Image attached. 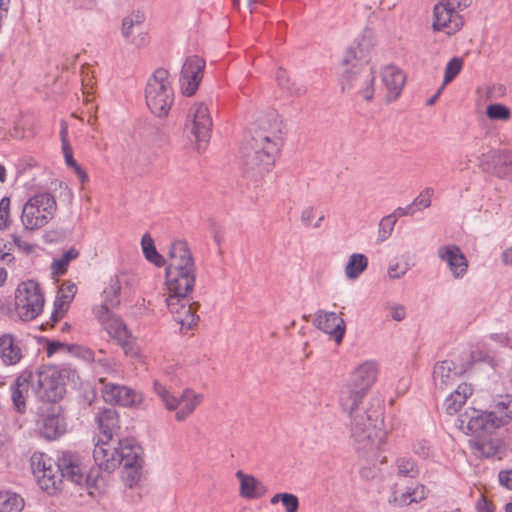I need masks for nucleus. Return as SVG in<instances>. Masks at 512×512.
<instances>
[{
  "label": "nucleus",
  "mask_w": 512,
  "mask_h": 512,
  "mask_svg": "<svg viewBox=\"0 0 512 512\" xmlns=\"http://www.w3.org/2000/svg\"><path fill=\"white\" fill-rule=\"evenodd\" d=\"M378 377V365L369 360L358 365L339 390V404L350 417L351 435L358 449H378L385 439L381 428V413L377 409L360 407Z\"/></svg>",
  "instance_id": "nucleus-1"
},
{
  "label": "nucleus",
  "mask_w": 512,
  "mask_h": 512,
  "mask_svg": "<svg viewBox=\"0 0 512 512\" xmlns=\"http://www.w3.org/2000/svg\"><path fill=\"white\" fill-rule=\"evenodd\" d=\"M165 265L167 308L182 330H190L199 321V316L196 314L199 304L190 299V294L195 287L197 269L194 257L185 241L177 240L171 243Z\"/></svg>",
  "instance_id": "nucleus-2"
},
{
  "label": "nucleus",
  "mask_w": 512,
  "mask_h": 512,
  "mask_svg": "<svg viewBox=\"0 0 512 512\" xmlns=\"http://www.w3.org/2000/svg\"><path fill=\"white\" fill-rule=\"evenodd\" d=\"M287 129L282 117L275 109L261 112L258 118V174L264 173L270 182L272 171L285 145Z\"/></svg>",
  "instance_id": "nucleus-3"
},
{
  "label": "nucleus",
  "mask_w": 512,
  "mask_h": 512,
  "mask_svg": "<svg viewBox=\"0 0 512 512\" xmlns=\"http://www.w3.org/2000/svg\"><path fill=\"white\" fill-rule=\"evenodd\" d=\"M65 376L71 377L73 381L79 378L76 370L69 367H63L60 371L50 367L40 369L35 376L33 375L32 388L41 400L57 402L65 394V386L62 382Z\"/></svg>",
  "instance_id": "nucleus-4"
},
{
  "label": "nucleus",
  "mask_w": 512,
  "mask_h": 512,
  "mask_svg": "<svg viewBox=\"0 0 512 512\" xmlns=\"http://www.w3.org/2000/svg\"><path fill=\"white\" fill-rule=\"evenodd\" d=\"M512 420V395L497 396L490 411H473L467 422V429L471 433L482 430L499 428Z\"/></svg>",
  "instance_id": "nucleus-5"
},
{
  "label": "nucleus",
  "mask_w": 512,
  "mask_h": 512,
  "mask_svg": "<svg viewBox=\"0 0 512 512\" xmlns=\"http://www.w3.org/2000/svg\"><path fill=\"white\" fill-rule=\"evenodd\" d=\"M145 100L148 108L156 116L162 117L168 114L174 100V93L166 69H156L148 79Z\"/></svg>",
  "instance_id": "nucleus-6"
},
{
  "label": "nucleus",
  "mask_w": 512,
  "mask_h": 512,
  "mask_svg": "<svg viewBox=\"0 0 512 512\" xmlns=\"http://www.w3.org/2000/svg\"><path fill=\"white\" fill-rule=\"evenodd\" d=\"M57 202L49 192L37 193L23 205L21 223L26 230L44 227L55 215Z\"/></svg>",
  "instance_id": "nucleus-7"
},
{
  "label": "nucleus",
  "mask_w": 512,
  "mask_h": 512,
  "mask_svg": "<svg viewBox=\"0 0 512 512\" xmlns=\"http://www.w3.org/2000/svg\"><path fill=\"white\" fill-rule=\"evenodd\" d=\"M93 312L103 329L123 348L125 354L136 356L134 339L123 320L105 306H96Z\"/></svg>",
  "instance_id": "nucleus-8"
},
{
  "label": "nucleus",
  "mask_w": 512,
  "mask_h": 512,
  "mask_svg": "<svg viewBox=\"0 0 512 512\" xmlns=\"http://www.w3.org/2000/svg\"><path fill=\"white\" fill-rule=\"evenodd\" d=\"M212 129V118L204 103H195L189 109L185 122V133L190 140L195 141L198 151L205 149Z\"/></svg>",
  "instance_id": "nucleus-9"
},
{
  "label": "nucleus",
  "mask_w": 512,
  "mask_h": 512,
  "mask_svg": "<svg viewBox=\"0 0 512 512\" xmlns=\"http://www.w3.org/2000/svg\"><path fill=\"white\" fill-rule=\"evenodd\" d=\"M31 467L42 490L53 494L61 489L63 474H61L60 458L55 461L45 453L37 452L31 456Z\"/></svg>",
  "instance_id": "nucleus-10"
},
{
  "label": "nucleus",
  "mask_w": 512,
  "mask_h": 512,
  "mask_svg": "<svg viewBox=\"0 0 512 512\" xmlns=\"http://www.w3.org/2000/svg\"><path fill=\"white\" fill-rule=\"evenodd\" d=\"M44 297L39 285L30 280L18 285L15 292V308L24 321L35 319L42 311Z\"/></svg>",
  "instance_id": "nucleus-11"
},
{
  "label": "nucleus",
  "mask_w": 512,
  "mask_h": 512,
  "mask_svg": "<svg viewBox=\"0 0 512 512\" xmlns=\"http://www.w3.org/2000/svg\"><path fill=\"white\" fill-rule=\"evenodd\" d=\"M374 81L375 76L373 70L366 64L350 61L345 64V59L341 61V74L340 83L343 91L351 92V87H354L361 82L365 84L364 100L371 101L374 97Z\"/></svg>",
  "instance_id": "nucleus-12"
},
{
  "label": "nucleus",
  "mask_w": 512,
  "mask_h": 512,
  "mask_svg": "<svg viewBox=\"0 0 512 512\" xmlns=\"http://www.w3.org/2000/svg\"><path fill=\"white\" fill-rule=\"evenodd\" d=\"M473 353L462 354V362L443 360L435 364L433 368V383L435 388L445 390L452 386L458 378L464 375L473 362Z\"/></svg>",
  "instance_id": "nucleus-13"
},
{
  "label": "nucleus",
  "mask_w": 512,
  "mask_h": 512,
  "mask_svg": "<svg viewBox=\"0 0 512 512\" xmlns=\"http://www.w3.org/2000/svg\"><path fill=\"white\" fill-rule=\"evenodd\" d=\"M99 382L102 384V397L109 404L132 407L142 402L141 393L128 386L109 383L104 378H100Z\"/></svg>",
  "instance_id": "nucleus-14"
},
{
  "label": "nucleus",
  "mask_w": 512,
  "mask_h": 512,
  "mask_svg": "<svg viewBox=\"0 0 512 512\" xmlns=\"http://www.w3.org/2000/svg\"><path fill=\"white\" fill-rule=\"evenodd\" d=\"M457 10L445 0L437 3L433 9V29L442 30L448 35L460 30L463 26V19Z\"/></svg>",
  "instance_id": "nucleus-15"
},
{
  "label": "nucleus",
  "mask_w": 512,
  "mask_h": 512,
  "mask_svg": "<svg viewBox=\"0 0 512 512\" xmlns=\"http://www.w3.org/2000/svg\"><path fill=\"white\" fill-rule=\"evenodd\" d=\"M438 258L447 265L455 279H462L468 272V260L459 246L447 244L437 250Z\"/></svg>",
  "instance_id": "nucleus-16"
},
{
  "label": "nucleus",
  "mask_w": 512,
  "mask_h": 512,
  "mask_svg": "<svg viewBox=\"0 0 512 512\" xmlns=\"http://www.w3.org/2000/svg\"><path fill=\"white\" fill-rule=\"evenodd\" d=\"M60 468L63 478L76 485L87 484L90 486L91 475L85 466L82 465L77 454L63 452L60 457Z\"/></svg>",
  "instance_id": "nucleus-17"
},
{
  "label": "nucleus",
  "mask_w": 512,
  "mask_h": 512,
  "mask_svg": "<svg viewBox=\"0 0 512 512\" xmlns=\"http://www.w3.org/2000/svg\"><path fill=\"white\" fill-rule=\"evenodd\" d=\"M204 68V59L198 56H191L186 59L181 70L183 94L192 96L196 92L202 80Z\"/></svg>",
  "instance_id": "nucleus-18"
},
{
  "label": "nucleus",
  "mask_w": 512,
  "mask_h": 512,
  "mask_svg": "<svg viewBox=\"0 0 512 512\" xmlns=\"http://www.w3.org/2000/svg\"><path fill=\"white\" fill-rule=\"evenodd\" d=\"M145 16L141 12H134L122 20L121 35L131 44L141 47L148 43V35L144 31Z\"/></svg>",
  "instance_id": "nucleus-19"
},
{
  "label": "nucleus",
  "mask_w": 512,
  "mask_h": 512,
  "mask_svg": "<svg viewBox=\"0 0 512 512\" xmlns=\"http://www.w3.org/2000/svg\"><path fill=\"white\" fill-rule=\"evenodd\" d=\"M374 48V37L371 30L365 29L351 44L344 56L345 64L356 61L368 65L372 50Z\"/></svg>",
  "instance_id": "nucleus-20"
},
{
  "label": "nucleus",
  "mask_w": 512,
  "mask_h": 512,
  "mask_svg": "<svg viewBox=\"0 0 512 512\" xmlns=\"http://www.w3.org/2000/svg\"><path fill=\"white\" fill-rule=\"evenodd\" d=\"M315 326L333 337L336 343H340L345 335L344 320L335 312L319 310L314 318Z\"/></svg>",
  "instance_id": "nucleus-21"
},
{
  "label": "nucleus",
  "mask_w": 512,
  "mask_h": 512,
  "mask_svg": "<svg viewBox=\"0 0 512 512\" xmlns=\"http://www.w3.org/2000/svg\"><path fill=\"white\" fill-rule=\"evenodd\" d=\"M117 445L113 440H102L95 445L93 458L100 470L112 472L118 467Z\"/></svg>",
  "instance_id": "nucleus-22"
},
{
  "label": "nucleus",
  "mask_w": 512,
  "mask_h": 512,
  "mask_svg": "<svg viewBox=\"0 0 512 512\" xmlns=\"http://www.w3.org/2000/svg\"><path fill=\"white\" fill-rule=\"evenodd\" d=\"M118 466L123 465L124 468H135L140 466L142 448L133 438H125L117 443Z\"/></svg>",
  "instance_id": "nucleus-23"
},
{
  "label": "nucleus",
  "mask_w": 512,
  "mask_h": 512,
  "mask_svg": "<svg viewBox=\"0 0 512 512\" xmlns=\"http://www.w3.org/2000/svg\"><path fill=\"white\" fill-rule=\"evenodd\" d=\"M23 358L22 344L12 334L0 336V360L6 366L16 365Z\"/></svg>",
  "instance_id": "nucleus-24"
},
{
  "label": "nucleus",
  "mask_w": 512,
  "mask_h": 512,
  "mask_svg": "<svg viewBox=\"0 0 512 512\" xmlns=\"http://www.w3.org/2000/svg\"><path fill=\"white\" fill-rule=\"evenodd\" d=\"M406 77L404 73L395 66H386L382 70V82L387 89L389 101L396 100L404 87Z\"/></svg>",
  "instance_id": "nucleus-25"
},
{
  "label": "nucleus",
  "mask_w": 512,
  "mask_h": 512,
  "mask_svg": "<svg viewBox=\"0 0 512 512\" xmlns=\"http://www.w3.org/2000/svg\"><path fill=\"white\" fill-rule=\"evenodd\" d=\"M33 374L31 371H23L12 386V401L18 412L23 413L26 407V396L32 386Z\"/></svg>",
  "instance_id": "nucleus-26"
},
{
  "label": "nucleus",
  "mask_w": 512,
  "mask_h": 512,
  "mask_svg": "<svg viewBox=\"0 0 512 512\" xmlns=\"http://www.w3.org/2000/svg\"><path fill=\"white\" fill-rule=\"evenodd\" d=\"M77 287L73 283H63L58 291L54 303V311L51 314V320L56 323L65 315L68 307L73 300Z\"/></svg>",
  "instance_id": "nucleus-27"
},
{
  "label": "nucleus",
  "mask_w": 512,
  "mask_h": 512,
  "mask_svg": "<svg viewBox=\"0 0 512 512\" xmlns=\"http://www.w3.org/2000/svg\"><path fill=\"white\" fill-rule=\"evenodd\" d=\"M96 422L106 440H113V436L120 429L119 416L113 408L102 409L96 416Z\"/></svg>",
  "instance_id": "nucleus-28"
},
{
  "label": "nucleus",
  "mask_w": 512,
  "mask_h": 512,
  "mask_svg": "<svg viewBox=\"0 0 512 512\" xmlns=\"http://www.w3.org/2000/svg\"><path fill=\"white\" fill-rule=\"evenodd\" d=\"M179 399V410L175 414V419L179 422L189 417L203 400V396L194 392L192 389H184Z\"/></svg>",
  "instance_id": "nucleus-29"
},
{
  "label": "nucleus",
  "mask_w": 512,
  "mask_h": 512,
  "mask_svg": "<svg viewBox=\"0 0 512 512\" xmlns=\"http://www.w3.org/2000/svg\"><path fill=\"white\" fill-rule=\"evenodd\" d=\"M127 279L128 275L124 273L111 277L108 286L103 291V302L100 306H105L109 310L118 307L120 304L119 293L122 284L128 283Z\"/></svg>",
  "instance_id": "nucleus-30"
},
{
  "label": "nucleus",
  "mask_w": 512,
  "mask_h": 512,
  "mask_svg": "<svg viewBox=\"0 0 512 512\" xmlns=\"http://www.w3.org/2000/svg\"><path fill=\"white\" fill-rule=\"evenodd\" d=\"M472 393L473 389L470 384L461 383L458 385L457 388L445 399L444 407L446 412L450 415L457 413Z\"/></svg>",
  "instance_id": "nucleus-31"
},
{
  "label": "nucleus",
  "mask_w": 512,
  "mask_h": 512,
  "mask_svg": "<svg viewBox=\"0 0 512 512\" xmlns=\"http://www.w3.org/2000/svg\"><path fill=\"white\" fill-rule=\"evenodd\" d=\"M40 431L43 437L50 440L56 439L66 431L64 417L60 413L47 414L43 419Z\"/></svg>",
  "instance_id": "nucleus-32"
},
{
  "label": "nucleus",
  "mask_w": 512,
  "mask_h": 512,
  "mask_svg": "<svg viewBox=\"0 0 512 512\" xmlns=\"http://www.w3.org/2000/svg\"><path fill=\"white\" fill-rule=\"evenodd\" d=\"M426 489L424 485L413 484L406 488L401 494L395 493L393 502L398 506H407L412 503H418L425 499Z\"/></svg>",
  "instance_id": "nucleus-33"
},
{
  "label": "nucleus",
  "mask_w": 512,
  "mask_h": 512,
  "mask_svg": "<svg viewBox=\"0 0 512 512\" xmlns=\"http://www.w3.org/2000/svg\"><path fill=\"white\" fill-rule=\"evenodd\" d=\"M368 258L362 253H353L349 256L344 273L347 279L355 280L367 269Z\"/></svg>",
  "instance_id": "nucleus-34"
},
{
  "label": "nucleus",
  "mask_w": 512,
  "mask_h": 512,
  "mask_svg": "<svg viewBox=\"0 0 512 512\" xmlns=\"http://www.w3.org/2000/svg\"><path fill=\"white\" fill-rule=\"evenodd\" d=\"M472 453L477 457L492 458L499 452V445L493 439H474L469 441Z\"/></svg>",
  "instance_id": "nucleus-35"
},
{
  "label": "nucleus",
  "mask_w": 512,
  "mask_h": 512,
  "mask_svg": "<svg viewBox=\"0 0 512 512\" xmlns=\"http://www.w3.org/2000/svg\"><path fill=\"white\" fill-rule=\"evenodd\" d=\"M24 507V499L11 491L0 492V512H20Z\"/></svg>",
  "instance_id": "nucleus-36"
},
{
  "label": "nucleus",
  "mask_w": 512,
  "mask_h": 512,
  "mask_svg": "<svg viewBox=\"0 0 512 512\" xmlns=\"http://www.w3.org/2000/svg\"><path fill=\"white\" fill-rule=\"evenodd\" d=\"M143 253L148 261L157 267H162L166 264V259L157 252L154 241L149 234H145L141 240Z\"/></svg>",
  "instance_id": "nucleus-37"
},
{
  "label": "nucleus",
  "mask_w": 512,
  "mask_h": 512,
  "mask_svg": "<svg viewBox=\"0 0 512 512\" xmlns=\"http://www.w3.org/2000/svg\"><path fill=\"white\" fill-rule=\"evenodd\" d=\"M79 256V251L71 247L63 255L57 259H54L51 264V269L55 275H63L67 271V267L72 260H75Z\"/></svg>",
  "instance_id": "nucleus-38"
},
{
  "label": "nucleus",
  "mask_w": 512,
  "mask_h": 512,
  "mask_svg": "<svg viewBox=\"0 0 512 512\" xmlns=\"http://www.w3.org/2000/svg\"><path fill=\"white\" fill-rule=\"evenodd\" d=\"M154 391L159 397L165 408L169 411H174L179 406V399L175 397L165 385L159 381H154Z\"/></svg>",
  "instance_id": "nucleus-39"
},
{
  "label": "nucleus",
  "mask_w": 512,
  "mask_h": 512,
  "mask_svg": "<svg viewBox=\"0 0 512 512\" xmlns=\"http://www.w3.org/2000/svg\"><path fill=\"white\" fill-rule=\"evenodd\" d=\"M236 477L240 481V495L247 499L256 496V480L252 476L244 474L241 470L237 471Z\"/></svg>",
  "instance_id": "nucleus-40"
},
{
  "label": "nucleus",
  "mask_w": 512,
  "mask_h": 512,
  "mask_svg": "<svg viewBox=\"0 0 512 512\" xmlns=\"http://www.w3.org/2000/svg\"><path fill=\"white\" fill-rule=\"evenodd\" d=\"M397 473L403 477L415 478L419 474V469L410 457H400L396 460Z\"/></svg>",
  "instance_id": "nucleus-41"
},
{
  "label": "nucleus",
  "mask_w": 512,
  "mask_h": 512,
  "mask_svg": "<svg viewBox=\"0 0 512 512\" xmlns=\"http://www.w3.org/2000/svg\"><path fill=\"white\" fill-rule=\"evenodd\" d=\"M396 222L397 220L392 214L386 215L380 220L377 235L378 242H384L392 235Z\"/></svg>",
  "instance_id": "nucleus-42"
},
{
  "label": "nucleus",
  "mask_w": 512,
  "mask_h": 512,
  "mask_svg": "<svg viewBox=\"0 0 512 512\" xmlns=\"http://www.w3.org/2000/svg\"><path fill=\"white\" fill-rule=\"evenodd\" d=\"M281 501L285 512H297L299 508V500L296 495L291 493H278L271 498V503L276 504Z\"/></svg>",
  "instance_id": "nucleus-43"
},
{
  "label": "nucleus",
  "mask_w": 512,
  "mask_h": 512,
  "mask_svg": "<svg viewBox=\"0 0 512 512\" xmlns=\"http://www.w3.org/2000/svg\"><path fill=\"white\" fill-rule=\"evenodd\" d=\"M409 270L410 265L407 261L393 259L388 264L387 274L390 279L396 280L404 277Z\"/></svg>",
  "instance_id": "nucleus-44"
},
{
  "label": "nucleus",
  "mask_w": 512,
  "mask_h": 512,
  "mask_svg": "<svg viewBox=\"0 0 512 512\" xmlns=\"http://www.w3.org/2000/svg\"><path fill=\"white\" fill-rule=\"evenodd\" d=\"M462 60L460 58H452L445 67L444 85L450 83L461 71Z\"/></svg>",
  "instance_id": "nucleus-45"
},
{
  "label": "nucleus",
  "mask_w": 512,
  "mask_h": 512,
  "mask_svg": "<svg viewBox=\"0 0 512 512\" xmlns=\"http://www.w3.org/2000/svg\"><path fill=\"white\" fill-rule=\"evenodd\" d=\"M434 195L433 188H425L412 202L416 211H421L428 208L431 205V199Z\"/></svg>",
  "instance_id": "nucleus-46"
},
{
  "label": "nucleus",
  "mask_w": 512,
  "mask_h": 512,
  "mask_svg": "<svg viewBox=\"0 0 512 512\" xmlns=\"http://www.w3.org/2000/svg\"><path fill=\"white\" fill-rule=\"evenodd\" d=\"M10 205V198L3 197L0 200V230H6L10 226Z\"/></svg>",
  "instance_id": "nucleus-47"
},
{
  "label": "nucleus",
  "mask_w": 512,
  "mask_h": 512,
  "mask_svg": "<svg viewBox=\"0 0 512 512\" xmlns=\"http://www.w3.org/2000/svg\"><path fill=\"white\" fill-rule=\"evenodd\" d=\"M486 114L493 120H507L510 116V111L502 104H491L487 107Z\"/></svg>",
  "instance_id": "nucleus-48"
},
{
  "label": "nucleus",
  "mask_w": 512,
  "mask_h": 512,
  "mask_svg": "<svg viewBox=\"0 0 512 512\" xmlns=\"http://www.w3.org/2000/svg\"><path fill=\"white\" fill-rule=\"evenodd\" d=\"M47 355L51 356L58 351L72 353L74 350H80L79 345H68L59 341H49L47 343Z\"/></svg>",
  "instance_id": "nucleus-49"
},
{
  "label": "nucleus",
  "mask_w": 512,
  "mask_h": 512,
  "mask_svg": "<svg viewBox=\"0 0 512 512\" xmlns=\"http://www.w3.org/2000/svg\"><path fill=\"white\" fill-rule=\"evenodd\" d=\"M413 452L420 458L427 459L433 455V449L427 440H418L413 445Z\"/></svg>",
  "instance_id": "nucleus-50"
},
{
  "label": "nucleus",
  "mask_w": 512,
  "mask_h": 512,
  "mask_svg": "<svg viewBox=\"0 0 512 512\" xmlns=\"http://www.w3.org/2000/svg\"><path fill=\"white\" fill-rule=\"evenodd\" d=\"M499 156V153L495 150H488V151H483L481 156L479 157V167L483 170V171H490L491 169V164H490V161H494L496 159V157Z\"/></svg>",
  "instance_id": "nucleus-51"
},
{
  "label": "nucleus",
  "mask_w": 512,
  "mask_h": 512,
  "mask_svg": "<svg viewBox=\"0 0 512 512\" xmlns=\"http://www.w3.org/2000/svg\"><path fill=\"white\" fill-rule=\"evenodd\" d=\"M11 251L12 244L4 239H0V260L6 264L12 263L14 261V256Z\"/></svg>",
  "instance_id": "nucleus-52"
},
{
  "label": "nucleus",
  "mask_w": 512,
  "mask_h": 512,
  "mask_svg": "<svg viewBox=\"0 0 512 512\" xmlns=\"http://www.w3.org/2000/svg\"><path fill=\"white\" fill-rule=\"evenodd\" d=\"M291 96L300 97L307 92L306 86L297 81L290 80V83L284 88Z\"/></svg>",
  "instance_id": "nucleus-53"
},
{
  "label": "nucleus",
  "mask_w": 512,
  "mask_h": 512,
  "mask_svg": "<svg viewBox=\"0 0 512 512\" xmlns=\"http://www.w3.org/2000/svg\"><path fill=\"white\" fill-rule=\"evenodd\" d=\"M140 468L141 465L135 468H126L125 482L129 487H132L138 481Z\"/></svg>",
  "instance_id": "nucleus-54"
},
{
  "label": "nucleus",
  "mask_w": 512,
  "mask_h": 512,
  "mask_svg": "<svg viewBox=\"0 0 512 512\" xmlns=\"http://www.w3.org/2000/svg\"><path fill=\"white\" fill-rule=\"evenodd\" d=\"M390 315L393 320L400 322L406 317V311L403 305L394 304L390 307Z\"/></svg>",
  "instance_id": "nucleus-55"
},
{
  "label": "nucleus",
  "mask_w": 512,
  "mask_h": 512,
  "mask_svg": "<svg viewBox=\"0 0 512 512\" xmlns=\"http://www.w3.org/2000/svg\"><path fill=\"white\" fill-rule=\"evenodd\" d=\"M415 212H416V209L414 208L413 204L411 203V204L407 205L406 207L396 208L393 211V213H391V214L395 216L396 220H398V218L403 217V216H411Z\"/></svg>",
  "instance_id": "nucleus-56"
},
{
  "label": "nucleus",
  "mask_w": 512,
  "mask_h": 512,
  "mask_svg": "<svg viewBox=\"0 0 512 512\" xmlns=\"http://www.w3.org/2000/svg\"><path fill=\"white\" fill-rule=\"evenodd\" d=\"M499 482L501 485L512 490V468L510 470L499 472Z\"/></svg>",
  "instance_id": "nucleus-57"
},
{
  "label": "nucleus",
  "mask_w": 512,
  "mask_h": 512,
  "mask_svg": "<svg viewBox=\"0 0 512 512\" xmlns=\"http://www.w3.org/2000/svg\"><path fill=\"white\" fill-rule=\"evenodd\" d=\"M275 78H276V81L278 83V85L284 89L289 83H290V78L287 74V72L281 68H279L276 72V75H275Z\"/></svg>",
  "instance_id": "nucleus-58"
},
{
  "label": "nucleus",
  "mask_w": 512,
  "mask_h": 512,
  "mask_svg": "<svg viewBox=\"0 0 512 512\" xmlns=\"http://www.w3.org/2000/svg\"><path fill=\"white\" fill-rule=\"evenodd\" d=\"M315 217V211L313 207H306L301 213V221L305 226H310L312 220Z\"/></svg>",
  "instance_id": "nucleus-59"
},
{
  "label": "nucleus",
  "mask_w": 512,
  "mask_h": 512,
  "mask_svg": "<svg viewBox=\"0 0 512 512\" xmlns=\"http://www.w3.org/2000/svg\"><path fill=\"white\" fill-rule=\"evenodd\" d=\"M60 139L62 147L70 145L68 141V124L63 119L60 121Z\"/></svg>",
  "instance_id": "nucleus-60"
},
{
  "label": "nucleus",
  "mask_w": 512,
  "mask_h": 512,
  "mask_svg": "<svg viewBox=\"0 0 512 512\" xmlns=\"http://www.w3.org/2000/svg\"><path fill=\"white\" fill-rule=\"evenodd\" d=\"M62 152L65 158L66 164L72 168L73 166H76L77 162L73 158V150L71 145L62 147Z\"/></svg>",
  "instance_id": "nucleus-61"
},
{
  "label": "nucleus",
  "mask_w": 512,
  "mask_h": 512,
  "mask_svg": "<svg viewBox=\"0 0 512 512\" xmlns=\"http://www.w3.org/2000/svg\"><path fill=\"white\" fill-rule=\"evenodd\" d=\"M240 152L244 157H251L255 154L254 151V139L251 138L247 144H242L240 146Z\"/></svg>",
  "instance_id": "nucleus-62"
},
{
  "label": "nucleus",
  "mask_w": 512,
  "mask_h": 512,
  "mask_svg": "<svg viewBox=\"0 0 512 512\" xmlns=\"http://www.w3.org/2000/svg\"><path fill=\"white\" fill-rule=\"evenodd\" d=\"M72 353L80 355L86 360H94V352L89 348L80 346V350H74Z\"/></svg>",
  "instance_id": "nucleus-63"
},
{
  "label": "nucleus",
  "mask_w": 512,
  "mask_h": 512,
  "mask_svg": "<svg viewBox=\"0 0 512 512\" xmlns=\"http://www.w3.org/2000/svg\"><path fill=\"white\" fill-rule=\"evenodd\" d=\"M502 261L506 265H512V246L504 250L502 254Z\"/></svg>",
  "instance_id": "nucleus-64"
}]
</instances>
